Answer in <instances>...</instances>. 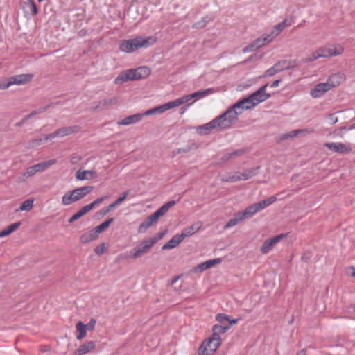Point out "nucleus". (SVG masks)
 <instances>
[{
    "label": "nucleus",
    "mask_w": 355,
    "mask_h": 355,
    "mask_svg": "<svg viewBox=\"0 0 355 355\" xmlns=\"http://www.w3.org/2000/svg\"><path fill=\"white\" fill-rule=\"evenodd\" d=\"M229 329V326L214 325L211 336L202 343L198 355H212L221 344V335Z\"/></svg>",
    "instance_id": "1"
},
{
    "label": "nucleus",
    "mask_w": 355,
    "mask_h": 355,
    "mask_svg": "<svg viewBox=\"0 0 355 355\" xmlns=\"http://www.w3.org/2000/svg\"><path fill=\"white\" fill-rule=\"evenodd\" d=\"M157 39L155 36L143 37L141 36L131 40H122L119 44V50L127 53H132L141 48H148L153 46Z\"/></svg>",
    "instance_id": "2"
},
{
    "label": "nucleus",
    "mask_w": 355,
    "mask_h": 355,
    "mask_svg": "<svg viewBox=\"0 0 355 355\" xmlns=\"http://www.w3.org/2000/svg\"><path fill=\"white\" fill-rule=\"evenodd\" d=\"M150 69L148 67H140L135 69H130L121 71L115 78V85H122L125 82L144 79L150 76Z\"/></svg>",
    "instance_id": "3"
},
{
    "label": "nucleus",
    "mask_w": 355,
    "mask_h": 355,
    "mask_svg": "<svg viewBox=\"0 0 355 355\" xmlns=\"http://www.w3.org/2000/svg\"><path fill=\"white\" fill-rule=\"evenodd\" d=\"M164 235L165 232H162L155 234L153 237L144 239L139 245L131 250L130 257L132 259L141 257L147 253Z\"/></svg>",
    "instance_id": "4"
},
{
    "label": "nucleus",
    "mask_w": 355,
    "mask_h": 355,
    "mask_svg": "<svg viewBox=\"0 0 355 355\" xmlns=\"http://www.w3.org/2000/svg\"><path fill=\"white\" fill-rule=\"evenodd\" d=\"M175 204V202L174 200H171L161 207L158 210L148 216L144 222L139 225L138 227V232L139 233L146 232V231L149 227H150L153 224L156 223L159 218L164 215L168 211L169 208L173 207Z\"/></svg>",
    "instance_id": "5"
},
{
    "label": "nucleus",
    "mask_w": 355,
    "mask_h": 355,
    "mask_svg": "<svg viewBox=\"0 0 355 355\" xmlns=\"http://www.w3.org/2000/svg\"><path fill=\"white\" fill-rule=\"evenodd\" d=\"M240 114H241V111L237 112L232 105L225 113L214 119L217 130L230 127L232 124L237 121L238 115Z\"/></svg>",
    "instance_id": "6"
},
{
    "label": "nucleus",
    "mask_w": 355,
    "mask_h": 355,
    "mask_svg": "<svg viewBox=\"0 0 355 355\" xmlns=\"http://www.w3.org/2000/svg\"><path fill=\"white\" fill-rule=\"evenodd\" d=\"M277 201L275 196H270L267 199H265L259 202L251 205L248 207L245 210L241 211V215L245 219L246 218L251 217L256 214L257 212L270 206L272 203Z\"/></svg>",
    "instance_id": "7"
},
{
    "label": "nucleus",
    "mask_w": 355,
    "mask_h": 355,
    "mask_svg": "<svg viewBox=\"0 0 355 355\" xmlns=\"http://www.w3.org/2000/svg\"><path fill=\"white\" fill-rule=\"evenodd\" d=\"M80 128L78 125L69 126V127H63L58 129L54 132L48 134L44 136V141L51 140L55 137H63L65 136H68L74 133L78 132L80 130ZM42 139L36 140L37 144H40Z\"/></svg>",
    "instance_id": "8"
},
{
    "label": "nucleus",
    "mask_w": 355,
    "mask_h": 355,
    "mask_svg": "<svg viewBox=\"0 0 355 355\" xmlns=\"http://www.w3.org/2000/svg\"><path fill=\"white\" fill-rule=\"evenodd\" d=\"M56 162L55 160H49L47 162H44L42 163H39L37 164L33 165L26 168V171H24L21 178L22 181L26 180V179L31 178L35 175L37 173L42 172L49 168L50 166L54 164Z\"/></svg>",
    "instance_id": "9"
},
{
    "label": "nucleus",
    "mask_w": 355,
    "mask_h": 355,
    "mask_svg": "<svg viewBox=\"0 0 355 355\" xmlns=\"http://www.w3.org/2000/svg\"><path fill=\"white\" fill-rule=\"evenodd\" d=\"M214 92V91L213 89L208 88L205 90H200V91L196 92L191 94L184 95V96L178 98V100L180 103V105H182L189 102L192 98L200 99V98H202L205 96H207L213 94Z\"/></svg>",
    "instance_id": "10"
},
{
    "label": "nucleus",
    "mask_w": 355,
    "mask_h": 355,
    "mask_svg": "<svg viewBox=\"0 0 355 355\" xmlns=\"http://www.w3.org/2000/svg\"><path fill=\"white\" fill-rule=\"evenodd\" d=\"M331 57H332L331 46L330 45H326L317 49L305 59V62H313L320 58H327Z\"/></svg>",
    "instance_id": "11"
},
{
    "label": "nucleus",
    "mask_w": 355,
    "mask_h": 355,
    "mask_svg": "<svg viewBox=\"0 0 355 355\" xmlns=\"http://www.w3.org/2000/svg\"><path fill=\"white\" fill-rule=\"evenodd\" d=\"M256 95L257 94H251L248 97L238 101L233 105V108H234L236 110L238 109H241V111L242 112V110H249L257 105L258 104L260 103V101L262 99L254 101V98Z\"/></svg>",
    "instance_id": "12"
},
{
    "label": "nucleus",
    "mask_w": 355,
    "mask_h": 355,
    "mask_svg": "<svg viewBox=\"0 0 355 355\" xmlns=\"http://www.w3.org/2000/svg\"><path fill=\"white\" fill-rule=\"evenodd\" d=\"M286 234H282L277 236H275L272 238L266 240L262 246L261 247L260 251L262 254H268L270 252L274 247L284 237Z\"/></svg>",
    "instance_id": "13"
},
{
    "label": "nucleus",
    "mask_w": 355,
    "mask_h": 355,
    "mask_svg": "<svg viewBox=\"0 0 355 355\" xmlns=\"http://www.w3.org/2000/svg\"><path fill=\"white\" fill-rule=\"evenodd\" d=\"M272 40V37L268 34L263 35L262 37L255 40L250 45L246 46L243 49L244 53L251 52L263 46L266 42H270Z\"/></svg>",
    "instance_id": "14"
},
{
    "label": "nucleus",
    "mask_w": 355,
    "mask_h": 355,
    "mask_svg": "<svg viewBox=\"0 0 355 355\" xmlns=\"http://www.w3.org/2000/svg\"><path fill=\"white\" fill-rule=\"evenodd\" d=\"M324 146L327 147L330 150L338 153H349L352 151V147L349 144H345L343 143H325Z\"/></svg>",
    "instance_id": "15"
},
{
    "label": "nucleus",
    "mask_w": 355,
    "mask_h": 355,
    "mask_svg": "<svg viewBox=\"0 0 355 355\" xmlns=\"http://www.w3.org/2000/svg\"><path fill=\"white\" fill-rule=\"evenodd\" d=\"M33 74H20L8 78L10 86L25 85L33 78Z\"/></svg>",
    "instance_id": "16"
},
{
    "label": "nucleus",
    "mask_w": 355,
    "mask_h": 355,
    "mask_svg": "<svg viewBox=\"0 0 355 355\" xmlns=\"http://www.w3.org/2000/svg\"><path fill=\"white\" fill-rule=\"evenodd\" d=\"M96 348L94 341H87L80 345L73 352V355H85L93 352Z\"/></svg>",
    "instance_id": "17"
},
{
    "label": "nucleus",
    "mask_w": 355,
    "mask_h": 355,
    "mask_svg": "<svg viewBox=\"0 0 355 355\" xmlns=\"http://www.w3.org/2000/svg\"><path fill=\"white\" fill-rule=\"evenodd\" d=\"M256 173V169L252 168L245 171L242 173H238L230 177L228 180L230 182H237L241 180H247L254 176Z\"/></svg>",
    "instance_id": "18"
},
{
    "label": "nucleus",
    "mask_w": 355,
    "mask_h": 355,
    "mask_svg": "<svg viewBox=\"0 0 355 355\" xmlns=\"http://www.w3.org/2000/svg\"><path fill=\"white\" fill-rule=\"evenodd\" d=\"M94 189L93 186H83L73 189V193L77 202L83 199L89 194Z\"/></svg>",
    "instance_id": "19"
},
{
    "label": "nucleus",
    "mask_w": 355,
    "mask_h": 355,
    "mask_svg": "<svg viewBox=\"0 0 355 355\" xmlns=\"http://www.w3.org/2000/svg\"><path fill=\"white\" fill-rule=\"evenodd\" d=\"M345 80V76L343 73H334L331 75L327 80L325 82L326 85L328 86L329 89L331 90L332 88L337 87L341 83H343Z\"/></svg>",
    "instance_id": "20"
},
{
    "label": "nucleus",
    "mask_w": 355,
    "mask_h": 355,
    "mask_svg": "<svg viewBox=\"0 0 355 355\" xmlns=\"http://www.w3.org/2000/svg\"><path fill=\"white\" fill-rule=\"evenodd\" d=\"M196 130L199 135H209L212 130H217L216 121L213 119L207 123L198 126Z\"/></svg>",
    "instance_id": "21"
},
{
    "label": "nucleus",
    "mask_w": 355,
    "mask_h": 355,
    "mask_svg": "<svg viewBox=\"0 0 355 355\" xmlns=\"http://www.w3.org/2000/svg\"><path fill=\"white\" fill-rule=\"evenodd\" d=\"M75 177L78 180H89L97 177L96 173L93 170H78Z\"/></svg>",
    "instance_id": "22"
},
{
    "label": "nucleus",
    "mask_w": 355,
    "mask_h": 355,
    "mask_svg": "<svg viewBox=\"0 0 355 355\" xmlns=\"http://www.w3.org/2000/svg\"><path fill=\"white\" fill-rule=\"evenodd\" d=\"M329 88L326 85L325 83H319L316 85L311 91H310V95L314 98H317L320 96H322L323 94H324L326 92L329 91Z\"/></svg>",
    "instance_id": "23"
},
{
    "label": "nucleus",
    "mask_w": 355,
    "mask_h": 355,
    "mask_svg": "<svg viewBox=\"0 0 355 355\" xmlns=\"http://www.w3.org/2000/svg\"><path fill=\"white\" fill-rule=\"evenodd\" d=\"M202 223L200 221H198L192 224L191 225L185 227L180 236L182 237L183 239H184L187 237L191 236L195 233H196L201 227H202Z\"/></svg>",
    "instance_id": "24"
},
{
    "label": "nucleus",
    "mask_w": 355,
    "mask_h": 355,
    "mask_svg": "<svg viewBox=\"0 0 355 355\" xmlns=\"http://www.w3.org/2000/svg\"><path fill=\"white\" fill-rule=\"evenodd\" d=\"M274 65L276 67L277 69H278V71L281 72L284 70L295 68L297 67V63L293 60H284L279 61Z\"/></svg>",
    "instance_id": "25"
},
{
    "label": "nucleus",
    "mask_w": 355,
    "mask_h": 355,
    "mask_svg": "<svg viewBox=\"0 0 355 355\" xmlns=\"http://www.w3.org/2000/svg\"><path fill=\"white\" fill-rule=\"evenodd\" d=\"M180 106L178 98L167 102L162 105L155 107L156 114H162L164 112Z\"/></svg>",
    "instance_id": "26"
},
{
    "label": "nucleus",
    "mask_w": 355,
    "mask_h": 355,
    "mask_svg": "<svg viewBox=\"0 0 355 355\" xmlns=\"http://www.w3.org/2000/svg\"><path fill=\"white\" fill-rule=\"evenodd\" d=\"M142 119V114H136L124 118L123 119L118 121L117 124L119 125H128L130 124L138 123L140 121H141Z\"/></svg>",
    "instance_id": "27"
},
{
    "label": "nucleus",
    "mask_w": 355,
    "mask_h": 355,
    "mask_svg": "<svg viewBox=\"0 0 355 355\" xmlns=\"http://www.w3.org/2000/svg\"><path fill=\"white\" fill-rule=\"evenodd\" d=\"M293 24L292 19H286L282 22L276 25L270 35L272 37V38L277 35H278L284 28L291 26Z\"/></svg>",
    "instance_id": "28"
},
{
    "label": "nucleus",
    "mask_w": 355,
    "mask_h": 355,
    "mask_svg": "<svg viewBox=\"0 0 355 355\" xmlns=\"http://www.w3.org/2000/svg\"><path fill=\"white\" fill-rule=\"evenodd\" d=\"M268 85V84H265L264 85L261 87L257 91L252 94H257L254 98V101L263 99L260 101V103H262L270 97V94L266 92Z\"/></svg>",
    "instance_id": "29"
},
{
    "label": "nucleus",
    "mask_w": 355,
    "mask_h": 355,
    "mask_svg": "<svg viewBox=\"0 0 355 355\" xmlns=\"http://www.w3.org/2000/svg\"><path fill=\"white\" fill-rule=\"evenodd\" d=\"M216 320L220 323L221 326H229L235 324L238 322V319L230 320L229 317L223 313H219L216 315Z\"/></svg>",
    "instance_id": "30"
},
{
    "label": "nucleus",
    "mask_w": 355,
    "mask_h": 355,
    "mask_svg": "<svg viewBox=\"0 0 355 355\" xmlns=\"http://www.w3.org/2000/svg\"><path fill=\"white\" fill-rule=\"evenodd\" d=\"M184 239L180 234L173 236L168 242L162 246V250H169L177 247Z\"/></svg>",
    "instance_id": "31"
},
{
    "label": "nucleus",
    "mask_w": 355,
    "mask_h": 355,
    "mask_svg": "<svg viewBox=\"0 0 355 355\" xmlns=\"http://www.w3.org/2000/svg\"><path fill=\"white\" fill-rule=\"evenodd\" d=\"M98 237V236L97 234L96 233L94 230L92 229L90 231L83 234L80 236V241L83 243H89V242L96 240Z\"/></svg>",
    "instance_id": "32"
},
{
    "label": "nucleus",
    "mask_w": 355,
    "mask_h": 355,
    "mask_svg": "<svg viewBox=\"0 0 355 355\" xmlns=\"http://www.w3.org/2000/svg\"><path fill=\"white\" fill-rule=\"evenodd\" d=\"M62 204L64 206H69L77 202L75 196H73L72 190L66 192L62 197Z\"/></svg>",
    "instance_id": "33"
},
{
    "label": "nucleus",
    "mask_w": 355,
    "mask_h": 355,
    "mask_svg": "<svg viewBox=\"0 0 355 355\" xmlns=\"http://www.w3.org/2000/svg\"><path fill=\"white\" fill-rule=\"evenodd\" d=\"M76 331H77V334H76L77 340H81L82 339H83L84 338L86 337L87 329H86V326H85V324L83 322H81V321L78 322L76 325Z\"/></svg>",
    "instance_id": "34"
},
{
    "label": "nucleus",
    "mask_w": 355,
    "mask_h": 355,
    "mask_svg": "<svg viewBox=\"0 0 355 355\" xmlns=\"http://www.w3.org/2000/svg\"><path fill=\"white\" fill-rule=\"evenodd\" d=\"M314 132V130L312 128L308 129H300V130H292L285 135L286 138H293L294 137H297L299 135H306L309 134H311Z\"/></svg>",
    "instance_id": "35"
},
{
    "label": "nucleus",
    "mask_w": 355,
    "mask_h": 355,
    "mask_svg": "<svg viewBox=\"0 0 355 355\" xmlns=\"http://www.w3.org/2000/svg\"><path fill=\"white\" fill-rule=\"evenodd\" d=\"M20 225H21L20 222L15 223L10 225L8 227L3 229V230H1L0 232V238L11 234L17 229H18Z\"/></svg>",
    "instance_id": "36"
},
{
    "label": "nucleus",
    "mask_w": 355,
    "mask_h": 355,
    "mask_svg": "<svg viewBox=\"0 0 355 355\" xmlns=\"http://www.w3.org/2000/svg\"><path fill=\"white\" fill-rule=\"evenodd\" d=\"M245 218H243V216L241 215V211L236 213L234 216V217L233 218H231L228 222L225 225L224 228L225 229H227V228H230L233 226H235L236 225H237L239 223L241 222L242 220H243Z\"/></svg>",
    "instance_id": "37"
},
{
    "label": "nucleus",
    "mask_w": 355,
    "mask_h": 355,
    "mask_svg": "<svg viewBox=\"0 0 355 355\" xmlns=\"http://www.w3.org/2000/svg\"><path fill=\"white\" fill-rule=\"evenodd\" d=\"M113 220H114L113 218H108L106 220H105L103 223H102L101 224H100L99 225H98L95 228H94V230L96 232V233L97 234L98 236L102 232L105 231L110 226V225L113 222Z\"/></svg>",
    "instance_id": "38"
},
{
    "label": "nucleus",
    "mask_w": 355,
    "mask_h": 355,
    "mask_svg": "<svg viewBox=\"0 0 355 355\" xmlns=\"http://www.w3.org/2000/svg\"><path fill=\"white\" fill-rule=\"evenodd\" d=\"M332 57L338 56L344 53V47L339 44H330Z\"/></svg>",
    "instance_id": "39"
},
{
    "label": "nucleus",
    "mask_w": 355,
    "mask_h": 355,
    "mask_svg": "<svg viewBox=\"0 0 355 355\" xmlns=\"http://www.w3.org/2000/svg\"><path fill=\"white\" fill-rule=\"evenodd\" d=\"M116 103V98H107L100 101L98 105L96 106V109H103L109 105H114Z\"/></svg>",
    "instance_id": "40"
},
{
    "label": "nucleus",
    "mask_w": 355,
    "mask_h": 355,
    "mask_svg": "<svg viewBox=\"0 0 355 355\" xmlns=\"http://www.w3.org/2000/svg\"><path fill=\"white\" fill-rule=\"evenodd\" d=\"M34 200L28 199L25 200L19 207V210L22 211H30L33 207Z\"/></svg>",
    "instance_id": "41"
},
{
    "label": "nucleus",
    "mask_w": 355,
    "mask_h": 355,
    "mask_svg": "<svg viewBox=\"0 0 355 355\" xmlns=\"http://www.w3.org/2000/svg\"><path fill=\"white\" fill-rule=\"evenodd\" d=\"M245 153V150H242V149H240V150H236L235 151H233L232 153H227L226 154L225 156H224V158L223 159L225 161H227L233 157H239V156H241L242 155H243Z\"/></svg>",
    "instance_id": "42"
},
{
    "label": "nucleus",
    "mask_w": 355,
    "mask_h": 355,
    "mask_svg": "<svg viewBox=\"0 0 355 355\" xmlns=\"http://www.w3.org/2000/svg\"><path fill=\"white\" fill-rule=\"evenodd\" d=\"M27 8L33 15H35L38 13L37 6L33 0H28Z\"/></svg>",
    "instance_id": "43"
},
{
    "label": "nucleus",
    "mask_w": 355,
    "mask_h": 355,
    "mask_svg": "<svg viewBox=\"0 0 355 355\" xmlns=\"http://www.w3.org/2000/svg\"><path fill=\"white\" fill-rule=\"evenodd\" d=\"M206 263V267L207 269L213 268L217 264H220L222 262V259L220 258H216L214 259H210L207 261H205Z\"/></svg>",
    "instance_id": "44"
},
{
    "label": "nucleus",
    "mask_w": 355,
    "mask_h": 355,
    "mask_svg": "<svg viewBox=\"0 0 355 355\" xmlns=\"http://www.w3.org/2000/svg\"><path fill=\"white\" fill-rule=\"evenodd\" d=\"M128 191H125V192L122 193L121 195L114 202H112V205H114V207H116L119 204H121L123 201H124L126 199V198L128 197Z\"/></svg>",
    "instance_id": "45"
},
{
    "label": "nucleus",
    "mask_w": 355,
    "mask_h": 355,
    "mask_svg": "<svg viewBox=\"0 0 355 355\" xmlns=\"http://www.w3.org/2000/svg\"><path fill=\"white\" fill-rule=\"evenodd\" d=\"M279 73L278 69H277L276 67L273 65L272 67L268 69L264 74L265 77H271Z\"/></svg>",
    "instance_id": "46"
},
{
    "label": "nucleus",
    "mask_w": 355,
    "mask_h": 355,
    "mask_svg": "<svg viewBox=\"0 0 355 355\" xmlns=\"http://www.w3.org/2000/svg\"><path fill=\"white\" fill-rule=\"evenodd\" d=\"M93 209L92 205L88 204L84 207H83L78 212L81 216H83L87 213H88L90 210Z\"/></svg>",
    "instance_id": "47"
},
{
    "label": "nucleus",
    "mask_w": 355,
    "mask_h": 355,
    "mask_svg": "<svg viewBox=\"0 0 355 355\" xmlns=\"http://www.w3.org/2000/svg\"><path fill=\"white\" fill-rule=\"evenodd\" d=\"M106 246L105 243H101V245H98L95 249L94 252L98 255H101L105 252Z\"/></svg>",
    "instance_id": "48"
},
{
    "label": "nucleus",
    "mask_w": 355,
    "mask_h": 355,
    "mask_svg": "<svg viewBox=\"0 0 355 355\" xmlns=\"http://www.w3.org/2000/svg\"><path fill=\"white\" fill-rule=\"evenodd\" d=\"M96 323V320L92 318L87 324H85V326H86L87 330L93 331L95 327Z\"/></svg>",
    "instance_id": "49"
},
{
    "label": "nucleus",
    "mask_w": 355,
    "mask_h": 355,
    "mask_svg": "<svg viewBox=\"0 0 355 355\" xmlns=\"http://www.w3.org/2000/svg\"><path fill=\"white\" fill-rule=\"evenodd\" d=\"M206 270H207V268L206 267L205 262L199 263L194 268L195 272H203V271H205Z\"/></svg>",
    "instance_id": "50"
},
{
    "label": "nucleus",
    "mask_w": 355,
    "mask_h": 355,
    "mask_svg": "<svg viewBox=\"0 0 355 355\" xmlns=\"http://www.w3.org/2000/svg\"><path fill=\"white\" fill-rule=\"evenodd\" d=\"M10 87V85L8 78L0 82V90L7 89Z\"/></svg>",
    "instance_id": "51"
},
{
    "label": "nucleus",
    "mask_w": 355,
    "mask_h": 355,
    "mask_svg": "<svg viewBox=\"0 0 355 355\" xmlns=\"http://www.w3.org/2000/svg\"><path fill=\"white\" fill-rule=\"evenodd\" d=\"M105 198H106V197H105V196H102V197H101V198H98L96 199V200H95L94 201H93L92 202H91L90 204H91V205H92V207H93V209H94L96 206H97V205H100L101 203H102V202H103V200H105Z\"/></svg>",
    "instance_id": "52"
},
{
    "label": "nucleus",
    "mask_w": 355,
    "mask_h": 355,
    "mask_svg": "<svg viewBox=\"0 0 355 355\" xmlns=\"http://www.w3.org/2000/svg\"><path fill=\"white\" fill-rule=\"evenodd\" d=\"M114 208V206L112 205V204L111 203L107 207L102 209V210L101 211V213L103 215H105V214H108L109 212H110Z\"/></svg>",
    "instance_id": "53"
},
{
    "label": "nucleus",
    "mask_w": 355,
    "mask_h": 355,
    "mask_svg": "<svg viewBox=\"0 0 355 355\" xmlns=\"http://www.w3.org/2000/svg\"><path fill=\"white\" fill-rule=\"evenodd\" d=\"M328 120L330 124H335L338 121V118L335 116L334 114H330L328 115Z\"/></svg>",
    "instance_id": "54"
},
{
    "label": "nucleus",
    "mask_w": 355,
    "mask_h": 355,
    "mask_svg": "<svg viewBox=\"0 0 355 355\" xmlns=\"http://www.w3.org/2000/svg\"><path fill=\"white\" fill-rule=\"evenodd\" d=\"M207 24V21L205 19H202V21L193 24V27L195 28H200L205 26Z\"/></svg>",
    "instance_id": "55"
},
{
    "label": "nucleus",
    "mask_w": 355,
    "mask_h": 355,
    "mask_svg": "<svg viewBox=\"0 0 355 355\" xmlns=\"http://www.w3.org/2000/svg\"><path fill=\"white\" fill-rule=\"evenodd\" d=\"M347 271L351 277H355V267L349 266L347 268Z\"/></svg>",
    "instance_id": "56"
},
{
    "label": "nucleus",
    "mask_w": 355,
    "mask_h": 355,
    "mask_svg": "<svg viewBox=\"0 0 355 355\" xmlns=\"http://www.w3.org/2000/svg\"><path fill=\"white\" fill-rule=\"evenodd\" d=\"M82 216L78 214V212L77 211L74 215H73L69 220V223H73L74 222L75 220L79 219L80 218H81Z\"/></svg>",
    "instance_id": "57"
},
{
    "label": "nucleus",
    "mask_w": 355,
    "mask_h": 355,
    "mask_svg": "<svg viewBox=\"0 0 355 355\" xmlns=\"http://www.w3.org/2000/svg\"><path fill=\"white\" fill-rule=\"evenodd\" d=\"M156 114L155 113V107L154 108H151V109H149L148 110H146L144 114H143V116H150V115H152V114Z\"/></svg>",
    "instance_id": "58"
},
{
    "label": "nucleus",
    "mask_w": 355,
    "mask_h": 355,
    "mask_svg": "<svg viewBox=\"0 0 355 355\" xmlns=\"http://www.w3.org/2000/svg\"><path fill=\"white\" fill-rule=\"evenodd\" d=\"M195 101H196V100H194L192 103H191L188 104L187 106H184V107H182L181 108V112H180V113H181V114H184V113L186 112V110H187V107H188L189 105H192L193 103H195Z\"/></svg>",
    "instance_id": "59"
},
{
    "label": "nucleus",
    "mask_w": 355,
    "mask_h": 355,
    "mask_svg": "<svg viewBox=\"0 0 355 355\" xmlns=\"http://www.w3.org/2000/svg\"><path fill=\"white\" fill-rule=\"evenodd\" d=\"M279 82L280 80H276L275 81L272 82V83L271 84V87H277L279 86Z\"/></svg>",
    "instance_id": "60"
},
{
    "label": "nucleus",
    "mask_w": 355,
    "mask_h": 355,
    "mask_svg": "<svg viewBox=\"0 0 355 355\" xmlns=\"http://www.w3.org/2000/svg\"><path fill=\"white\" fill-rule=\"evenodd\" d=\"M36 114H37L36 112H31L28 116H27L26 117V119H29V118L33 116L34 115H35Z\"/></svg>",
    "instance_id": "61"
},
{
    "label": "nucleus",
    "mask_w": 355,
    "mask_h": 355,
    "mask_svg": "<svg viewBox=\"0 0 355 355\" xmlns=\"http://www.w3.org/2000/svg\"><path fill=\"white\" fill-rule=\"evenodd\" d=\"M178 279H179V277H175L172 280V284L175 283Z\"/></svg>",
    "instance_id": "62"
},
{
    "label": "nucleus",
    "mask_w": 355,
    "mask_h": 355,
    "mask_svg": "<svg viewBox=\"0 0 355 355\" xmlns=\"http://www.w3.org/2000/svg\"><path fill=\"white\" fill-rule=\"evenodd\" d=\"M352 128H355V124L353 126H352V128H350L349 129H352Z\"/></svg>",
    "instance_id": "63"
}]
</instances>
